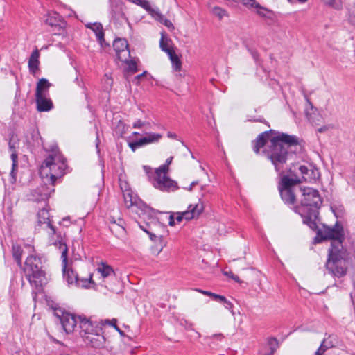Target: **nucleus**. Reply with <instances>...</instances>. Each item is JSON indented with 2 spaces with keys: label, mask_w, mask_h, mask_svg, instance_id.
Masks as SVG:
<instances>
[{
  "label": "nucleus",
  "mask_w": 355,
  "mask_h": 355,
  "mask_svg": "<svg viewBox=\"0 0 355 355\" xmlns=\"http://www.w3.org/2000/svg\"><path fill=\"white\" fill-rule=\"evenodd\" d=\"M167 136H168V137L171 138V139H177V137H178L176 134L172 133L171 132H168Z\"/></svg>",
  "instance_id": "50"
},
{
  "label": "nucleus",
  "mask_w": 355,
  "mask_h": 355,
  "mask_svg": "<svg viewBox=\"0 0 355 355\" xmlns=\"http://www.w3.org/2000/svg\"><path fill=\"white\" fill-rule=\"evenodd\" d=\"M162 138V135L159 133H148L146 135L142 138H140V143L142 144L143 146L147 145L153 143H157L160 139Z\"/></svg>",
  "instance_id": "25"
},
{
  "label": "nucleus",
  "mask_w": 355,
  "mask_h": 355,
  "mask_svg": "<svg viewBox=\"0 0 355 355\" xmlns=\"http://www.w3.org/2000/svg\"><path fill=\"white\" fill-rule=\"evenodd\" d=\"M106 80L107 81V84L110 85V87H111L112 84V78H109L108 76H106Z\"/></svg>",
  "instance_id": "53"
},
{
  "label": "nucleus",
  "mask_w": 355,
  "mask_h": 355,
  "mask_svg": "<svg viewBox=\"0 0 355 355\" xmlns=\"http://www.w3.org/2000/svg\"><path fill=\"white\" fill-rule=\"evenodd\" d=\"M37 223L39 225H44V228H47L49 231V234L53 235L55 233V227L53 226L49 218V213L47 209L42 208L37 213Z\"/></svg>",
  "instance_id": "16"
},
{
  "label": "nucleus",
  "mask_w": 355,
  "mask_h": 355,
  "mask_svg": "<svg viewBox=\"0 0 355 355\" xmlns=\"http://www.w3.org/2000/svg\"><path fill=\"white\" fill-rule=\"evenodd\" d=\"M173 160V157H168L164 164L160 166L155 171L151 179L153 186L163 191H171L178 189L177 182L172 180L168 175V166Z\"/></svg>",
  "instance_id": "6"
},
{
  "label": "nucleus",
  "mask_w": 355,
  "mask_h": 355,
  "mask_svg": "<svg viewBox=\"0 0 355 355\" xmlns=\"http://www.w3.org/2000/svg\"><path fill=\"white\" fill-rule=\"evenodd\" d=\"M133 135H138V132H135L133 133Z\"/></svg>",
  "instance_id": "62"
},
{
  "label": "nucleus",
  "mask_w": 355,
  "mask_h": 355,
  "mask_svg": "<svg viewBox=\"0 0 355 355\" xmlns=\"http://www.w3.org/2000/svg\"><path fill=\"white\" fill-rule=\"evenodd\" d=\"M121 189L123 192L125 207L127 208L135 207L139 209L135 210L139 218L144 220H148L145 225H139L140 228L149 235L150 240L159 242L157 244V254L160 253L166 245L165 240L168 235L166 227L161 224L156 218L153 216V211L150 208L144 205H142L143 207H141V202L130 189L126 188L124 189L122 185H121Z\"/></svg>",
  "instance_id": "3"
},
{
  "label": "nucleus",
  "mask_w": 355,
  "mask_h": 355,
  "mask_svg": "<svg viewBox=\"0 0 355 355\" xmlns=\"http://www.w3.org/2000/svg\"><path fill=\"white\" fill-rule=\"evenodd\" d=\"M349 21L352 24L355 25V5L349 10Z\"/></svg>",
  "instance_id": "40"
},
{
  "label": "nucleus",
  "mask_w": 355,
  "mask_h": 355,
  "mask_svg": "<svg viewBox=\"0 0 355 355\" xmlns=\"http://www.w3.org/2000/svg\"><path fill=\"white\" fill-rule=\"evenodd\" d=\"M51 191H54V189H50V191H49V192H46V193H44V196H45V198H47L49 196L50 193H51Z\"/></svg>",
  "instance_id": "56"
},
{
  "label": "nucleus",
  "mask_w": 355,
  "mask_h": 355,
  "mask_svg": "<svg viewBox=\"0 0 355 355\" xmlns=\"http://www.w3.org/2000/svg\"><path fill=\"white\" fill-rule=\"evenodd\" d=\"M169 42L170 40L168 39H165L164 36L162 37L159 42V46L161 49L167 54L168 51L172 52L174 51L173 49L170 46Z\"/></svg>",
  "instance_id": "29"
},
{
  "label": "nucleus",
  "mask_w": 355,
  "mask_h": 355,
  "mask_svg": "<svg viewBox=\"0 0 355 355\" xmlns=\"http://www.w3.org/2000/svg\"><path fill=\"white\" fill-rule=\"evenodd\" d=\"M51 84L46 78H41L37 83L35 95H49V89Z\"/></svg>",
  "instance_id": "22"
},
{
  "label": "nucleus",
  "mask_w": 355,
  "mask_h": 355,
  "mask_svg": "<svg viewBox=\"0 0 355 355\" xmlns=\"http://www.w3.org/2000/svg\"><path fill=\"white\" fill-rule=\"evenodd\" d=\"M62 250V272L63 278L68 284H80L79 277L76 271L73 270L71 266L67 263V247L65 244H60Z\"/></svg>",
  "instance_id": "10"
},
{
  "label": "nucleus",
  "mask_w": 355,
  "mask_h": 355,
  "mask_svg": "<svg viewBox=\"0 0 355 355\" xmlns=\"http://www.w3.org/2000/svg\"><path fill=\"white\" fill-rule=\"evenodd\" d=\"M162 24L169 28H174L173 23L167 19H164V21Z\"/></svg>",
  "instance_id": "49"
},
{
  "label": "nucleus",
  "mask_w": 355,
  "mask_h": 355,
  "mask_svg": "<svg viewBox=\"0 0 355 355\" xmlns=\"http://www.w3.org/2000/svg\"><path fill=\"white\" fill-rule=\"evenodd\" d=\"M144 169L145 172H146L148 175H149L150 171H151V168H150V167L147 166H144Z\"/></svg>",
  "instance_id": "52"
},
{
  "label": "nucleus",
  "mask_w": 355,
  "mask_h": 355,
  "mask_svg": "<svg viewBox=\"0 0 355 355\" xmlns=\"http://www.w3.org/2000/svg\"><path fill=\"white\" fill-rule=\"evenodd\" d=\"M297 170L300 171V180L307 182H315L320 177L319 171L313 165H300Z\"/></svg>",
  "instance_id": "12"
},
{
  "label": "nucleus",
  "mask_w": 355,
  "mask_h": 355,
  "mask_svg": "<svg viewBox=\"0 0 355 355\" xmlns=\"http://www.w3.org/2000/svg\"><path fill=\"white\" fill-rule=\"evenodd\" d=\"M113 48L116 52L117 58L119 60H127L130 58V51L128 49V44L124 38L115 39L113 42Z\"/></svg>",
  "instance_id": "14"
},
{
  "label": "nucleus",
  "mask_w": 355,
  "mask_h": 355,
  "mask_svg": "<svg viewBox=\"0 0 355 355\" xmlns=\"http://www.w3.org/2000/svg\"><path fill=\"white\" fill-rule=\"evenodd\" d=\"M295 212L301 216L303 223L307 225L311 230H316L318 227L316 219L319 214L316 209H309L306 211H302L299 207H293Z\"/></svg>",
  "instance_id": "13"
},
{
  "label": "nucleus",
  "mask_w": 355,
  "mask_h": 355,
  "mask_svg": "<svg viewBox=\"0 0 355 355\" xmlns=\"http://www.w3.org/2000/svg\"><path fill=\"white\" fill-rule=\"evenodd\" d=\"M122 62H124L127 65V71L132 73H135L137 71V62L134 59L130 60L129 58L127 60H121Z\"/></svg>",
  "instance_id": "28"
},
{
  "label": "nucleus",
  "mask_w": 355,
  "mask_h": 355,
  "mask_svg": "<svg viewBox=\"0 0 355 355\" xmlns=\"http://www.w3.org/2000/svg\"><path fill=\"white\" fill-rule=\"evenodd\" d=\"M87 27L91 28L95 33L100 45L103 46V42H105V39L102 24L101 23L89 24L87 25Z\"/></svg>",
  "instance_id": "23"
},
{
  "label": "nucleus",
  "mask_w": 355,
  "mask_h": 355,
  "mask_svg": "<svg viewBox=\"0 0 355 355\" xmlns=\"http://www.w3.org/2000/svg\"><path fill=\"white\" fill-rule=\"evenodd\" d=\"M139 4L147 10H150V6L148 1L139 0Z\"/></svg>",
  "instance_id": "42"
},
{
  "label": "nucleus",
  "mask_w": 355,
  "mask_h": 355,
  "mask_svg": "<svg viewBox=\"0 0 355 355\" xmlns=\"http://www.w3.org/2000/svg\"><path fill=\"white\" fill-rule=\"evenodd\" d=\"M168 55L171 60L173 69L176 71H180L181 69L182 63L178 56L176 55L175 51L172 52L168 51Z\"/></svg>",
  "instance_id": "26"
},
{
  "label": "nucleus",
  "mask_w": 355,
  "mask_h": 355,
  "mask_svg": "<svg viewBox=\"0 0 355 355\" xmlns=\"http://www.w3.org/2000/svg\"><path fill=\"white\" fill-rule=\"evenodd\" d=\"M39 58H40V52H39L38 49H36L35 51H33L32 52V53L28 59V66L29 71L33 76H35L37 71L39 69V64H40Z\"/></svg>",
  "instance_id": "20"
},
{
  "label": "nucleus",
  "mask_w": 355,
  "mask_h": 355,
  "mask_svg": "<svg viewBox=\"0 0 355 355\" xmlns=\"http://www.w3.org/2000/svg\"><path fill=\"white\" fill-rule=\"evenodd\" d=\"M195 291H196L198 293H200L205 295H207V296H209V297H214V295L215 293H212V292H210V291H204V290H202V289H199V288H196Z\"/></svg>",
  "instance_id": "43"
},
{
  "label": "nucleus",
  "mask_w": 355,
  "mask_h": 355,
  "mask_svg": "<svg viewBox=\"0 0 355 355\" xmlns=\"http://www.w3.org/2000/svg\"><path fill=\"white\" fill-rule=\"evenodd\" d=\"M111 223L112 226L110 227V230H113L114 228H116L118 231L123 232L125 229L123 228L122 223L123 220L121 219H119V223L116 224V220H112Z\"/></svg>",
  "instance_id": "36"
},
{
  "label": "nucleus",
  "mask_w": 355,
  "mask_h": 355,
  "mask_svg": "<svg viewBox=\"0 0 355 355\" xmlns=\"http://www.w3.org/2000/svg\"><path fill=\"white\" fill-rule=\"evenodd\" d=\"M281 198L285 204L293 205L296 201L295 189L288 188H279Z\"/></svg>",
  "instance_id": "19"
},
{
  "label": "nucleus",
  "mask_w": 355,
  "mask_h": 355,
  "mask_svg": "<svg viewBox=\"0 0 355 355\" xmlns=\"http://www.w3.org/2000/svg\"><path fill=\"white\" fill-rule=\"evenodd\" d=\"M268 345L269 346L270 350H271V354H273L274 352L277 349V348L278 347V341L276 338H270L268 340Z\"/></svg>",
  "instance_id": "35"
},
{
  "label": "nucleus",
  "mask_w": 355,
  "mask_h": 355,
  "mask_svg": "<svg viewBox=\"0 0 355 355\" xmlns=\"http://www.w3.org/2000/svg\"><path fill=\"white\" fill-rule=\"evenodd\" d=\"M224 338L225 337L222 334H213L212 336L209 337V338L211 340L216 339L219 341H221L223 339H224Z\"/></svg>",
  "instance_id": "41"
},
{
  "label": "nucleus",
  "mask_w": 355,
  "mask_h": 355,
  "mask_svg": "<svg viewBox=\"0 0 355 355\" xmlns=\"http://www.w3.org/2000/svg\"><path fill=\"white\" fill-rule=\"evenodd\" d=\"M324 343L327 344L328 346L327 347H334L337 343V336L334 334L329 335L328 336L325 337L324 339Z\"/></svg>",
  "instance_id": "31"
},
{
  "label": "nucleus",
  "mask_w": 355,
  "mask_h": 355,
  "mask_svg": "<svg viewBox=\"0 0 355 355\" xmlns=\"http://www.w3.org/2000/svg\"><path fill=\"white\" fill-rule=\"evenodd\" d=\"M203 210L204 205L201 202H198L196 205H189L187 210L177 213L175 218L173 214H171L168 216V225L171 226L175 225V220H177L178 223H180L183 219L187 220L193 219L198 217Z\"/></svg>",
  "instance_id": "9"
},
{
  "label": "nucleus",
  "mask_w": 355,
  "mask_h": 355,
  "mask_svg": "<svg viewBox=\"0 0 355 355\" xmlns=\"http://www.w3.org/2000/svg\"><path fill=\"white\" fill-rule=\"evenodd\" d=\"M328 130V127L327 125H324L320 128L318 129V131L319 132H325Z\"/></svg>",
  "instance_id": "51"
},
{
  "label": "nucleus",
  "mask_w": 355,
  "mask_h": 355,
  "mask_svg": "<svg viewBox=\"0 0 355 355\" xmlns=\"http://www.w3.org/2000/svg\"><path fill=\"white\" fill-rule=\"evenodd\" d=\"M313 115H315L314 113H313V114H309V112H306V116H307L309 121L313 124V123L317 124L316 119H315V116Z\"/></svg>",
  "instance_id": "46"
},
{
  "label": "nucleus",
  "mask_w": 355,
  "mask_h": 355,
  "mask_svg": "<svg viewBox=\"0 0 355 355\" xmlns=\"http://www.w3.org/2000/svg\"><path fill=\"white\" fill-rule=\"evenodd\" d=\"M78 323L79 324L80 334L85 342L91 345L92 347H98V341L103 337L99 334H94V329L92 322L84 315L78 316Z\"/></svg>",
  "instance_id": "7"
},
{
  "label": "nucleus",
  "mask_w": 355,
  "mask_h": 355,
  "mask_svg": "<svg viewBox=\"0 0 355 355\" xmlns=\"http://www.w3.org/2000/svg\"><path fill=\"white\" fill-rule=\"evenodd\" d=\"M212 298L216 301L223 303L225 304V307L227 309H231L233 307V304L223 295H220L215 293L214 297Z\"/></svg>",
  "instance_id": "30"
},
{
  "label": "nucleus",
  "mask_w": 355,
  "mask_h": 355,
  "mask_svg": "<svg viewBox=\"0 0 355 355\" xmlns=\"http://www.w3.org/2000/svg\"><path fill=\"white\" fill-rule=\"evenodd\" d=\"M59 317L62 327L66 333H72L77 327L78 321V317L67 312L62 313V315Z\"/></svg>",
  "instance_id": "15"
},
{
  "label": "nucleus",
  "mask_w": 355,
  "mask_h": 355,
  "mask_svg": "<svg viewBox=\"0 0 355 355\" xmlns=\"http://www.w3.org/2000/svg\"><path fill=\"white\" fill-rule=\"evenodd\" d=\"M153 17L162 24L164 21V19H166V17H164L163 15H162L158 11H153Z\"/></svg>",
  "instance_id": "39"
},
{
  "label": "nucleus",
  "mask_w": 355,
  "mask_h": 355,
  "mask_svg": "<svg viewBox=\"0 0 355 355\" xmlns=\"http://www.w3.org/2000/svg\"><path fill=\"white\" fill-rule=\"evenodd\" d=\"M116 322H117V320H116V319H115V318H114V319H112V320H105L104 321V323H103V324H109L110 326H112V327H113L115 329V327H117V325H116Z\"/></svg>",
  "instance_id": "45"
},
{
  "label": "nucleus",
  "mask_w": 355,
  "mask_h": 355,
  "mask_svg": "<svg viewBox=\"0 0 355 355\" xmlns=\"http://www.w3.org/2000/svg\"><path fill=\"white\" fill-rule=\"evenodd\" d=\"M322 1L326 5L337 10L341 9L343 6L341 0H322Z\"/></svg>",
  "instance_id": "32"
},
{
  "label": "nucleus",
  "mask_w": 355,
  "mask_h": 355,
  "mask_svg": "<svg viewBox=\"0 0 355 355\" xmlns=\"http://www.w3.org/2000/svg\"><path fill=\"white\" fill-rule=\"evenodd\" d=\"M46 24H49L50 26H54V25H55L56 19H53L51 17H49L46 19Z\"/></svg>",
  "instance_id": "47"
},
{
  "label": "nucleus",
  "mask_w": 355,
  "mask_h": 355,
  "mask_svg": "<svg viewBox=\"0 0 355 355\" xmlns=\"http://www.w3.org/2000/svg\"><path fill=\"white\" fill-rule=\"evenodd\" d=\"M109 44L105 42V41L104 42H103V46H101L102 48H105L106 46H108Z\"/></svg>",
  "instance_id": "59"
},
{
  "label": "nucleus",
  "mask_w": 355,
  "mask_h": 355,
  "mask_svg": "<svg viewBox=\"0 0 355 355\" xmlns=\"http://www.w3.org/2000/svg\"><path fill=\"white\" fill-rule=\"evenodd\" d=\"M41 259L35 255L28 256L25 261L24 271L31 286L34 287L33 298L35 297L37 292L42 290V284L45 279V272L42 270Z\"/></svg>",
  "instance_id": "5"
},
{
  "label": "nucleus",
  "mask_w": 355,
  "mask_h": 355,
  "mask_svg": "<svg viewBox=\"0 0 355 355\" xmlns=\"http://www.w3.org/2000/svg\"><path fill=\"white\" fill-rule=\"evenodd\" d=\"M290 3H293L294 0H288ZM297 2L304 3H306L308 0H296Z\"/></svg>",
  "instance_id": "54"
},
{
  "label": "nucleus",
  "mask_w": 355,
  "mask_h": 355,
  "mask_svg": "<svg viewBox=\"0 0 355 355\" xmlns=\"http://www.w3.org/2000/svg\"><path fill=\"white\" fill-rule=\"evenodd\" d=\"M128 146L133 152H135L137 148L143 146L142 144L140 143V139L136 141L129 142Z\"/></svg>",
  "instance_id": "38"
},
{
  "label": "nucleus",
  "mask_w": 355,
  "mask_h": 355,
  "mask_svg": "<svg viewBox=\"0 0 355 355\" xmlns=\"http://www.w3.org/2000/svg\"><path fill=\"white\" fill-rule=\"evenodd\" d=\"M121 185H122V186H123V189H126V188H127V189H130V188L128 187V184H127L126 182H124V184H123V183H121L120 186H121Z\"/></svg>",
  "instance_id": "58"
},
{
  "label": "nucleus",
  "mask_w": 355,
  "mask_h": 355,
  "mask_svg": "<svg viewBox=\"0 0 355 355\" xmlns=\"http://www.w3.org/2000/svg\"><path fill=\"white\" fill-rule=\"evenodd\" d=\"M257 121H259V122H263V123L264 122V121H262V120H257Z\"/></svg>",
  "instance_id": "61"
},
{
  "label": "nucleus",
  "mask_w": 355,
  "mask_h": 355,
  "mask_svg": "<svg viewBox=\"0 0 355 355\" xmlns=\"http://www.w3.org/2000/svg\"><path fill=\"white\" fill-rule=\"evenodd\" d=\"M96 270L103 279L114 276L115 275L113 268L110 265L103 262L98 264Z\"/></svg>",
  "instance_id": "24"
},
{
  "label": "nucleus",
  "mask_w": 355,
  "mask_h": 355,
  "mask_svg": "<svg viewBox=\"0 0 355 355\" xmlns=\"http://www.w3.org/2000/svg\"><path fill=\"white\" fill-rule=\"evenodd\" d=\"M146 125V122H144L141 120H137L133 124H132V127L134 128H142L143 126H144Z\"/></svg>",
  "instance_id": "44"
},
{
  "label": "nucleus",
  "mask_w": 355,
  "mask_h": 355,
  "mask_svg": "<svg viewBox=\"0 0 355 355\" xmlns=\"http://www.w3.org/2000/svg\"><path fill=\"white\" fill-rule=\"evenodd\" d=\"M79 282H80V284H76V285L78 286L83 287V288H87L89 285V284L94 283L93 280H92V275L90 274L88 279H87V278L80 279L79 278Z\"/></svg>",
  "instance_id": "34"
},
{
  "label": "nucleus",
  "mask_w": 355,
  "mask_h": 355,
  "mask_svg": "<svg viewBox=\"0 0 355 355\" xmlns=\"http://www.w3.org/2000/svg\"><path fill=\"white\" fill-rule=\"evenodd\" d=\"M225 275H227V276H229L230 277H232L234 280H235L236 282H239V278L238 276L236 275H234L232 274V272H225Z\"/></svg>",
  "instance_id": "48"
},
{
  "label": "nucleus",
  "mask_w": 355,
  "mask_h": 355,
  "mask_svg": "<svg viewBox=\"0 0 355 355\" xmlns=\"http://www.w3.org/2000/svg\"><path fill=\"white\" fill-rule=\"evenodd\" d=\"M12 255L18 265L21 264V256L23 250L18 244H13L12 248Z\"/></svg>",
  "instance_id": "27"
},
{
  "label": "nucleus",
  "mask_w": 355,
  "mask_h": 355,
  "mask_svg": "<svg viewBox=\"0 0 355 355\" xmlns=\"http://www.w3.org/2000/svg\"><path fill=\"white\" fill-rule=\"evenodd\" d=\"M48 96L35 95L37 109L39 112H49L53 108V103Z\"/></svg>",
  "instance_id": "18"
},
{
  "label": "nucleus",
  "mask_w": 355,
  "mask_h": 355,
  "mask_svg": "<svg viewBox=\"0 0 355 355\" xmlns=\"http://www.w3.org/2000/svg\"><path fill=\"white\" fill-rule=\"evenodd\" d=\"M115 329L121 334V335H123L124 334V332L120 329L118 327H115Z\"/></svg>",
  "instance_id": "57"
},
{
  "label": "nucleus",
  "mask_w": 355,
  "mask_h": 355,
  "mask_svg": "<svg viewBox=\"0 0 355 355\" xmlns=\"http://www.w3.org/2000/svg\"><path fill=\"white\" fill-rule=\"evenodd\" d=\"M327 345L324 343V340L322 341L319 348L315 352V355H323V354L330 347H327Z\"/></svg>",
  "instance_id": "37"
},
{
  "label": "nucleus",
  "mask_w": 355,
  "mask_h": 355,
  "mask_svg": "<svg viewBox=\"0 0 355 355\" xmlns=\"http://www.w3.org/2000/svg\"><path fill=\"white\" fill-rule=\"evenodd\" d=\"M67 167L64 159L58 151H52L42 163L40 174L44 184L52 187L62 176Z\"/></svg>",
  "instance_id": "4"
},
{
  "label": "nucleus",
  "mask_w": 355,
  "mask_h": 355,
  "mask_svg": "<svg viewBox=\"0 0 355 355\" xmlns=\"http://www.w3.org/2000/svg\"><path fill=\"white\" fill-rule=\"evenodd\" d=\"M241 2L248 8H254L257 14L264 19L273 22L275 19V14L271 10L261 6L255 0H240Z\"/></svg>",
  "instance_id": "11"
},
{
  "label": "nucleus",
  "mask_w": 355,
  "mask_h": 355,
  "mask_svg": "<svg viewBox=\"0 0 355 355\" xmlns=\"http://www.w3.org/2000/svg\"><path fill=\"white\" fill-rule=\"evenodd\" d=\"M211 13L218 17L219 19H221L224 16L227 15L226 10L218 6L213 7L211 8Z\"/></svg>",
  "instance_id": "33"
},
{
  "label": "nucleus",
  "mask_w": 355,
  "mask_h": 355,
  "mask_svg": "<svg viewBox=\"0 0 355 355\" xmlns=\"http://www.w3.org/2000/svg\"><path fill=\"white\" fill-rule=\"evenodd\" d=\"M306 100H307L308 103L311 105V110H313V105H312V104L311 103V102L309 101V100L308 98H306Z\"/></svg>",
  "instance_id": "60"
},
{
  "label": "nucleus",
  "mask_w": 355,
  "mask_h": 355,
  "mask_svg": "<svg viewBox=\"0 0 355 355\" xmlns=\"http://www.w3.org/2000/svg\"><path fill=\"white\" fill-rule=\"evenodd\" d=\"M317 236L322 240H331V247L328 250V257L325 263L328 273L337 278L345 276L349 254L343 245L344 234L342 225L336 223L333 227L324 226L323 230H318Z\"/></svg>",
  "instance_id": "2"
},
{
  "label": "nucleus",
  "mask_w": 355,
  "mask_h": 355,
  "mask_svg": "<svg viewBox=\"0 0 355 355\" xmlns=\"http://www.w3.org/2000/svg\"><path fill=\"white\" fill-rule=\"evenodd\" d=\"M9 150L10 152V159L12 160V169L10 173V182H16L17 171L18 169V154L15 149V144L11 141L9 142Z\"/></svg>",
  "instance_id": "17"
},
{
  "label": "nucleus",
  "mask_w": 355,
  "mask_h": 355,
  "mask_svg": "<svg viewBox=\"0 0 355 355\" xmlns=\"http://www.w3.org/2000/svg\"><path fill=\"white\" fill-rule=\"evenodd\" d=\"M146 71H144L143 73L139 74L135 77L136 80H139L142 76H144L146 74Z\"/></svg>",
  "instance_id": "55"
},
{
  "label": "nucleus",
  "mask_w": 355,
  "mask_h": 355,
  "mask_svg": "<svg viewBox=\"0 0 355 355\" xmlns=\"http://www.w3.org/2000/svg\"><path fill=\"white\" fill-rule=\"evenodd\" d=\"M301 191L302 192L301 205L294 207H299L302 211H306L311 209L318 210L322 202L318 191L311 187L301 189Z\"/></svg>",
  "instance_id": "8"
},
{
  "label": "nucleus",
  "mask_w": 355,
  "mask_h": 355,
  "mask_svg": "<svg viewBox=\"0 0 355 355\" xmlns=\"http://www.w3.org/2000/svg\"><path fill=\"white\" fill-rule=\"evenodd\" d=\"M300 182H302V180H300L298 175H295V178H289L287 175H284L281 179L279 187L295 189L293 187Z\"/></svg>",
  "instance_id": "21"
},
{
  "label": "nucleus",
  "mask_w": 355,
  "mask_h": 355,
  "mask_svg": "<svg viewBox=\"0 0 355 355\" xmlns=\"http://www.w3.org/2000/svg\"><path fill=\"white\" fill-rule=\"evenodd\" d=\"M272 130L265 131L258 135L252 141L253 150L259 154L260 149L266 146L263 150L264 156L274 165L277 171L282 170L286 163L289 155L288 148L300 147V139L295 135L286 133H278L277 135L270 138Z\"/></svg>",
  "instance_id": "1"
}]
</instances>
